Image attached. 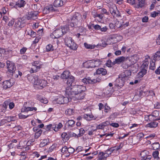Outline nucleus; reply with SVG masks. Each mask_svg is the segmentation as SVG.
I'll list each match as a JSON object with an SVG mask.
<instances>
[{
	"mask_svg": "<svg viewBox=\"0 0 160 160\" xmlns=\"http://www.w3.org/2000/svg\"><path fill=\"white\" fill-rule=\"evenodd\" d=\"M86 90L85 86L82 85H75L72 86L70 89H67L66 93L68 96L72 99L75 95L81 92H84Z\"/></svg>",
	"mask_w": 160,
	"mask_h": 160,
	"instance_id": "1",
	"label": "nucleus"
},
{
	"mask_svg": "<svg viewBox=\"0 0 160 160\" xmlns=\"http://www.w3.org/2000/svg\"><path fill=\"white\" fill-rule=\"evenodd\" d=\"M69 30V27L65 26L61 28L56 29L51 35L52 38H58L68 32Z\"/></svg>",
	"mask_w": 160,
	"mask_h": 160,
	"instance_id": "2",
	"label": "nucleus"
},
{
	"mask_svg": "<svg viewBox=\"0 0 160 160\" xmlns=\"http://www.w3.org/2000/svg\"><path fill=\"white\" fill-rule=\"evenodd\" d=\"M108 6L109 8V11L114 17H121V14L115 4H109Z\"/></svg>",
	"mask_w": 160,
	"mask_h": 160,
	"instance_id": "3",
	"label": "nucleus"
},
{
	"mask_svg": "<svg viewBox=\"0 0 160 160\" xmlns=\"http://www.w3.org/2000/svg\"><path fill=\"white\" fill-rule=\"evenodd\" d=\"M64 42L66 45L70 49L75 50L77 48V44L74 42L73 40L71 37H66Z\"/></svg>",
	"mask_w": 160,
	"mask_h": 160,
	"instance_id": "4",
	"label": "nucleus"
},
{
	"mask_svg": "<svg viewBox=\"0 0 160 160\" xmlns=\"http://www.w3.org/2000/svg\"><path fill=\"white\" fill-rule=\"evenodd\" d=\"M26 22V17H25L18 18L15 21L14 27L17 28L23 27L25 25Z\"/></svg>",
	"mask_w": 160,
	"mask_h": 160,
	"instance_id": "5",
	"label": "nucleus"
},
{
	"mask_svg": "<svg viewBox=\"0 0 160 160\" xmlns=\"http://www.w3.org/2000/svg\"><path fill=\"white\" fill-rule=\"evenodd\" d=\"M81 15L78 13H76L73 16L71 20V24L68 25V26H71L72 27L77 26L78 24V21L80 19Z\"/></svg>",
	"mask_w": 160,
	"mask_h": 160,
	"instance_id": "6",
	"label": "nucleus"
},
{
	"mask_svg": "<svg viewBox=\"0 0 160 160\" xmlns=\"http://www.w3.org/2000/svg\"><path fill=\"white\" fill-rule=\"evenodd\" d=\"M71 98L70 97H64L63 96L60 95L55 99V101L59 104L67 103L71 100Z\"/></svg>",
	"mask_w": 160,
	"mask_h": 160,
	"instance_id": "7",
	"label": "nucleus"
},
{
	"mask_svg": "<svg viewBox=\"0 0 160 160\" xmlns=\"http://www.w3.org/2000/svg\"><path fill=\"white\" fill-rule=\"evenodd\" d=\"M34 84L39 86L38 88L40 89L43 88L46 85L47 82L45 80H41L38 78V76H36L34 77Z\"/></svg>",
	"mask_w": 160,
	"mask_h": 160,
	"instance_id": "8",
	"label": "nucleus"
},
{
	"mask_svg": "<svg viewBox=\"0 0 160 160\" xmlns=\"http://www.w3.org/2000/svg\"><path fill=\"white\" fill-rule=\"evenodd\" d=\"M7 66L8 72L11 74L12 76L16 72V67L15 64L12 62L9 61L7 62Z\"/></svg>",
	"mask_w": 160,
	"mask_h": 160,
	"instance_id": "9",
	"label": "nucleus"
},
{
	"mask_svg": "<svg viewBox=\"0 0 160 160\" xmlns=\"http://www.w3.org/2000/svg\"><path fill=\"white\" fill-rule=\"evenodd\" d=\"M82 82L86 84H93L96 83L97 82H99L100 79L97 78V79H91L90 77H88L87 78H85L82 79Z\"/></svg>",
	"mask_w": 160,
	"mask_h": 160,
	"instance_id": "10",
	"label": "nucleus"
},
{
	"mask_svg": "<svg viewBox=\"0 0 160 160\" xmlns=\"http://www.w3.org/2000/svg\"><path fill=\"white\" fill-rule=\"evenodd\" d=\"M129 60H128L125 57H120L118 58L115 59V61L113 62L114 64H119L121 62H123L124 61H126L127 63L128 62Z\"/></svg>",
	"mask_w": 160,
	"mask_h": 160,
	"instance_id": "11",
	"label": "nucleus"
},
{
	"mask_svg": "<svg viewBox=\"0 0 160 160\" xmlns=\"http://www.w3.org/2000/svg\"><path fill=\"white\" fill-rule=\"evenodd\" d=\"M38 12L37 11L31 12H29L27 15V19L29 20L31 19H35L37 18Z\"/></svg>",
	"mask_w": 160,
	"mask_h": 160,
	"instance_id": "12",
	"label": "nucleus"
},
{
	"mask_svg": "<svg viewBox=\"0 0 160 160\" xmlns=\"http://www.w3.org/2000/svg\"><path fill=\"white\" fill-rule=\"evenodd\" d=\"M129 60V61H128V62L127 63L126 62L124 61L125 63H123L122 64V67L123 68L125 69H127L129 67H130V66H131L134 63L136 62H134L133 61H132V58H131V62L130 63V60Z\"/></svg>",
	"mask_w": 160,
	"mask_h": 160,
	"instance_id": "13",
	"label": "nucleus"
},
{
	"mask_svg": "<svg viewBox=\"0 0 160 160\" xmlns=\"http://www.w3.org/2000/svg\"><path fill=\"white\" fill-rule=\"evenodd\" d=\"M107 73V71L106 69L103 68H98L96 70V74H102V75H105Z\"/></svg>",
	"mask_w": 160,
	"mask_h": 160,
	"instance_id": "14",
	"label": "nucleus"
},
{
	"mask_svg": "<svg viewBox=\"0 0 160 160\" xmlns=\"http://www.w3.org/2000/svg\"><path fill=\"white\" fill-rule=\"evenodd\" d=\"M109 124H110V122L108 121H106L100 123L97 126V128L98 129H103L105 127L108 125Z\"/></svg>",
	"mask_w": 160,
	"mask_h": 160,
	"instance_id": "15",
	"label": "nucleus"
},
{
	"mask_svg": "<svg viewBox=\"0 0 160 160\" xmlns=\"http://www.w3.org/2000/svg\"><path fill=\"white\" fill-rule=\"evenodd\" d=\"M2 85L3 88L5 89L10 88L12 85V84L9 80L4 81L3 82Z\"/></svg>",
	"mask_w": 160,
	"mask_h": 160,
	"instance_id": "16",
	"label": "nucleus"
},
{
	"mask_svg": "<svg viewBox=\"0 0 160 160\" xmlns=\"http://www.w3.org/2000/svg\"><path fill=\"white\" fill-rule=\"evenodd\" d=\"M84 118L88 121L91 120L92 119H94L96 120V118H94V116L91 113L90 114H85L83 116Z\"/></svg>",
	"mask_w": 160,
	"mask_h": 160,
	"instance_id": "17",
	"label": "nucleus"
},
{
	"mask_svg": "<svg viewBox=\"0 0 160 160\" xmlns=\"http://www.w3.org/2000/svg\"><path fill=\"white\" fill-rule=\"evenodd\" d=\"M126 79V75L124 74H122L120 75L119 77V79L122 82L121 84H119L120 86H122L123 85Z\"/></svg>",
	"mask_w": 160,
	"mask_h": 160,
	"instance_id": "18",
	"label": "nucleus"
},
{
	"mask_svg": "<svg viewBox=\"0 0 160 160\" xmlns=\"http://www.w3.org/2000/svg\"><path fill=\"white\" fill-rule=\"evenodd\" d=\"M37 110L36 108L31 107H24L22 110V112H28L29 111H32L34 110L35 111Z\"/></svg>",
	"mask_w": 160,
	"mask_h": 160,
	"instance_id": "19",
	"label": "nucleus"
},
{
	"mask_svg": "<svg viewBox=\"0 0 160 160\" xmlns=\"http://www.w3.org/2000/svg\"><path fill=\"white\" fill-rule=\"evenodd\" d=\"M70 72L69 71H65L61 74V77L62 79H67L70 76Z\"/></svg>",
	"mask_w": 160,
	"mask_h": 160,
	"instance_id": "20",
	"label": "nucleus"
},
{
	"mask_svg": "<svg viewBox=\"0 0 160 160\" xmlns=\"http://www.w3.org/2000/svg\"><path fill=\"white\" fill-rule=\"evenodd\" d=\"M65 2L63 1H54L53 5L56 7H59L62 6Z\"/></svg>",
	"mask_w": 160,
	"mask_h": 160,
	"instance_id": "21",
	"label": "nucleus"
},
{
	"mask_svg": "<svg viewBox=\"0 0 160 160\" xmlns=\"http://www.w3.org/2000/svg\"><path fill=\"white\" fill-rule=\"evenodd\" d=\"M85 95L86 94L84 92H81L78 93L75 96V98H77L78 99L81 100L84 98Z\"/></svg>",
	"mask_w": 160,
	"mask_h": 160,
	"instance_id": "22",
	"label": "nucleus"
},
{
	"mask_svg": "<svg viewBox=\"0 0 160 160\" xmlns=\"http://www.w3.org/2000/svg\"><path fill=\"white\" fill-rule=\"evenodd\" d=\"M62 127V124L60 122L58 124L53 125L52 127V129L54 130L55 132H57L59 129H60Z\"/></svg>",
	"mask_w": 160,
	"mask_h": 160,
	"instance_id": "23",
	"label": "nucleus"
},
{
	"mask_svg": "<svg viewBox=\"0 0 160 160\" xmlns=\"http://www.w3.org/2000/svg\"><path fill=\"white\" fill-rule=\"evenodd\" d=\"M26 3L25 1H18L14 6H17L18 7L21 8V7H23L25 4Z\"/></svg>",
	"mask_w": 160,
	"mask_h": 160,
	"instance_id": "24",
	"label": "nucleus"
},
{
	"mask_svg": "<svg viewBox=\"0 0 160 160\" xmlns=\"http://www.w3.org/2000/svg\"><path fill=\"white\" fill-rule=\"evenodd\" d=\"M137 1L138 2H137L136 5L134 6L135 7L139 8L144 6L145 3L144 1Z\"/></svg>",
	"mask_w": 160,
	"mask_h": 160,
	"instance_id": "25",
	"label": "nucleus"
},
{
	"mask_svg": "<svg viewBox=\"0 0 160 160\" xmlns=\"http://www.w3.org/2000/svg\"><path fill=\"white\" fill-rule=\"evenodd\" d=\"M67 79V84L68 86H71L72 83L74 81V77L72 76H70Z\"/></svg>",
	"mask_w": 160,
	"mask_h": 160,
	"instance_id": "26",
	"label": "nucleus"
},
{
	"mask_svg": "<svg viewBox=\"0 0 160 160\" xmlns=\"http://www.w3.org/2000/svg\"><path fill=\"white\" fill-rule=\"evenodd\" d=\"M158 125V123L155 121L149 123L148 124V127L151 128H156Z\"/></svg>",
	"mask_w": 160,
	"mask_h": 160,
	"instance_id": "27",
	"label": "nucleus"
},
{
	"mask_svg": "<svg viewBox=\"0 0 160 160\" xmlns=\"http://www.w3.org/2000/svg\"><path fill=\"white\" fill-rule=\"evenodd\" d=\"M149 154V152L147 150H144L141 152L140 155L142 158V159H144L146 156Z\"/></svg>",
	"mask_w": 160,
	"mask_h": 160,
	"instance_id": "28",
	"label": "nucleus"
},
{
	"mask_svg": "<svg viewBox=\"0 0 160 160\" xmlns=\"http://www.w3.org/2000/svg\"><path fill=\"white\" fill-rule=\"evenodd\" d=\"M152 148L154 150H157L160 148V146L158 142L154 143L152 144Z\"/></svg>",
	"mask_w": 160,
	"mask_h": 160,
	"instance_id": "29",
	"label": "nucleus"
},
{
	"mask_svg": "<svg viewBox=\"0 0 160 160\" xmlns=\"http://www.w3.org/2000/svg\"><path fill=\"white\" fill-rule=\"evenodd\" d=\"M84 47L87 49H92L94 48L96 46L94 45L88 44L86 42L84 43Z\"/></svg>",
	"mask_w": 160,
	"mask_h": 160,
	"instance_id": "30",
	"label": "nucleus"
},
{
	"mask_svg": "<svg viewBox=\"0 0 160 160\" xmlns=\"http://www.w3.org/2000/svg\"><path fill=\"white\" fill-rule=\"evenodd\" d=\"M54 49V48L52 44H49L46 46V51L47 52L52 51Z\"/></svg>",
	"mask_w": 160,
	"mask_h": 160,
	"instance_id": "31",
	"label": "nucleus"
},
{
	"mask_svg": "<svg viewBox=\"0 0 160 160\" xmlns=\"http://www.w3.org/2000/svg\"><path fill=\"white\" fill-rule=\"evenodd\" d=\"M160 59V52L157 51L154 55L153 57V60L156 61Z\"/></svg>",
	"mask_w": 160,
	"mask_h": 160,
	"instance_id": "32",
	"label": "nucleus"
},
{
	"mask_svg": "<svg viewBox=\"0 0 160 160\" xmlns=\"http://www.w3.org/2000/svg\"><path fill=\"white\" fill-rule=\"evenodd\" d=\"M49 11V12L55 11V10L52 4L49 5L45 7Z\"/></svg>",
	"mask_w": 160,
	"mask_h": 160,
	"instance_id": "33",
	"label": "nucleus"
},
{
	"mask_svg": "<svg viewBox=\"0 0 160 160\" xmlns=\"http://www.w3.org/2000/svg\"><path fill=\"white\" fill-rule=\"evenodd\" d=\"M88 68H95V65L93 60H91L88 62Z\"/></svg>",
	"mask_w": 160,
	"mask_h": 160,
	"instance_id": "34",
	"label": "nucleus"
},
{
	"mask_svg": "<svg viewBox=\"0 0 160 160\" xmlns=\"http://www.w3.org/2000/svg\"><path fill=\"white\" fill-rule=\"evenodd\" d=\"M42 131L41 129L39 130L37 132H36L34 135V138H38L39 137L41 134Z\"/></svg>",
	"mask_w": 160,
	"mask_h": 160,
	"instance_id": "35",
	"label": "nucleus"
},
{
	"mask_svg": "<svg viewBox=\"0 0 160 160\" xmlns=\"http://www.w3.org/2000/svg\"><path fill=\"white\" fill-rule=\"evenodd\" d=\"M28 34L32 37H35L36 35V33L31 29H30L28 31Z\"/></svg>",
	"mask_w": 160,
	"mask_h": 160,
	"instance_id": "36",
	"label": "nucleus"
},
{
	"mask_svg": "<svg viewBox=\"0 0 160 160\" xmlns=\"http://www.w3.org/2000/svg\"><path fill=\"white\" fill-rule=\"evenodd\" d=\"M73 109L71 108L67 109L65 112L66 114L70 116L73 113Z\"/></svg>",
	"mask_w": 160,
	"mask_h": 160,
	"instance_id": "37",
	"label": "nucleus"
},
{
	"mask_svg": "<svg viewBox=\"0 0 160 160\" xmlns=\"http://www.w3.org/2000/svg\"><path fill=\"white\" fill-rule=\"evenodd\" d=\"M61 136L62 138L65 139L67 140L69 138V135L66 132H63L62 133Z\"/></svg>",
	"mask_w": 160,
	"mask_h": 160,
	"instance_id": "38",
	"label": "nucleus"
},
{
	"mask_svg": "<svg viewBox=\"0 0 160 160\" xmlns=\"http://www.w3.org/2000/svg\"><path fill=\"white\" fill-rule=\"evenodd\" d=\"M93 60L95 67L99 66L101 64V62L99 59H93Z\"/></svg>",
	"mask_w": 160,
	"mask_h": 160,
	"instance_id": "39",
	"label": "nucleus"
},
{
	"mask_svg": "<svg viewBox=\"0 0 160 160\" xmlns=\"http://www.w3.org/2000/svg\"><path fill=\"white\" fill-rule=\"evenodd\" d=\"M15 118L14 117H6L5 120L7 121L8 122H10L12 121H14L15 120Z\"/></svg>",
	"mask_w": 160,
	"mask_h": 160,
	"instance_id": "40",
	"label": "nucleus"
},
{
	"mask_svg": "<svg viewBox=\"0 0 160 160\" xmlns=\"http://www.w3.org/2000/svg\"><path fill=\"white\" fill-rule=\"evenodd\" d=\"M149 68L153 70H154L155 68V63L153 61H151L150 62Z\"/></svg>",
	"mask_w": 160,
	"mask_h": 160,
	"instance_id": "41",
	"label": "nucleus"
},
{
	"mask_svg": "<svg viewBox=\"0 0 160 160\" xmlns=\"http://www.w3.org/2000/svg\"><path fill=\"white\" fill-rule=\"evenodd\" d=\"M115 64L113 63V62H111V60H108L106 63V65L108 67H111Z\"/></svg>",
	"mask_w": 160,
	"mask_h": 160,
	"instance_id": "42",
	"label": "nucleus"
},
{
	"mask_svg": "<svg viewBox=\"0 0 160 160\" xmlns=\"http://www.w3.org/2000/svg\"><path fill=\"white\" fill-rule=\"evenodd\" d=\"M160 14V11H158L157 12H153L151 13V16L152 17L155 18L156 16L158 15V14Z\"/></svg>",
	"mask_w": 160,
	"mask_h": 160,
	"instance_id": "43",
	"label": "nucleus"
},
{
	"mask_svg": "<svg viewBox=\"0 0 160 160\" xmlns=\"http://www.w3.org/2000/svg\"><path fill=\"white\" fill-rule=\"evenodd\" d=\"M149 62L148 61H145L142 64V67L143 68H147Z\"/></svg>",
	"mask_w": 160,
	"mask_h": 160,
	"instance_id": "44",
	"label": "nucleus"
},
{
	"mask_svg": "<svg viewBox=\"0 0 160 160\" xmlns=\"http://www.w3.org/2000/svg\"><path fill=\"white\" fill-rule=\"evenodd\" d=\"M79 133L78 135V136L79 137H81L82 136L85 132L84 130V129L82 128H80L79 130Z\"/></svg>",
	"mask_w": 160,
	"mask_h": 160,
	"instance_id": "45",
	"label": "nucleus"
},
{
	"mask_svg": "<svg viewBox=\"0 0 160 160\" xmlns=\"http://www.w3.org/2000/svg\"><path fill=\"white\" fill-rule=\"evenodd\" d=\"M40 101L41 102L45 104L48 103V100L47 99V98L44 97H42L41 98H40Z\"/></svg>",
	"mask_w": 160,
	"mask_h": 160,
	"instance_id": "46",
	"label": "nucleus"
},
{
	"mask_svg": "<svg viewBox=\"0 0 160 160\" xmlns=\"http://www.w3.org/2000/svg\"><path fill=\"white\" fill-rule=\"evenodd\" d=\"M75 122L73 120H69L68 121V124L69 126L73 127L74 125Z\"/></svg>",
	"mask_w": 160,
	"mask_h": 160,
	"instance_id": "47",
	"label": "nucleus"
},
{
	"mask_svg": "<svg viewBox=\"0 0 160 160\" xmlns=\"http://www.w3.org/2000/svg\"><path fill=\"white\" fill-rule=\"evenodd\" d=\"M159 152L158 151H155L154 152L152 153V156L154 158V159L158 157Z\"/></svg>",
	"mask_w": 160,
	"mask_h": 160,
	"instance_id": "48",
	"label": "nucleus"
},
{
	"mask_svg": "<svg viewBox=\"0 0 160 160\" xmlns=\"http://www.w3.org/2000/svg\"><path fill=\"white\" fill-rule=\"evenodd\" d=\"M30 116H31V115H28L27 116H26L25 115H22V114H21V113H20L19 115V118H20V119H25Z\"/></svg>",
	"mask_w": 160,
	"mask_h": 160,
	"instance_id": "49",
	"label": "nucleus"
},
{
	"mask_svg": "<svg viewBox=\"0 0 160 160\" xmlns=\"http://www.w3.org/2000/svg\"><path fill=\"white\" fill-rule=\"evenodd\" d=\"M159 114V112L157 110H155L152 112V115L153 117H157Z\"/></svg>",
	"mask_w": 160,
	"mask_h": 160,
	"instance_id": "50",
	"label": "nucleus"
},
{
	"mask_svg": "<svg viewBox=\"0 0 160 160\" xmlns=\"http://www.w3.org/2000/svg\"><path fill=\"white\" fill-rule=\"evenodd\" d=\"M48 142L46 140H44L40 143V146L41 147H43L47 145Z\"/></svg>",
	"mask_w": 160,
	"mask_h": 160,
	"instance_id": "51",
	"label": "nucleus"
},
{
	"mask_svg": "<svg viewBox=\"0 0 160 160\" xmlns=\"http://www.w3.org/2000/svg\"><path fill=\"white\" fill-rule=\"evenodd\" d=\"M108 29V28L106 26H105L102 27L101 26V28L100 30L101 32H105L107 31Z\"/></svg>",
	"mask_w": 160,
	"mask_h": 160,
	"instance_id": "52",
	"label": "nucleus"
},
{
	"mask_svg": "<svg viewBox=\"0 0 160 160\" xmlns=\"http://www.w3.org/2000/svg\"><path fill=\"white\" fill-rule=\"evenodd\" d=\"M74 151H75V150L72 148L70 147V148H68V152L69 153H72L74 152Z\"/></svg>",
	"mask_w": 160,
	"mask_h": 160,
	"instance_id": "53",
	"label": "nucleus"
},
{
	"mask_svg": "<svg viewBox=\"0 0 160 160\" xmlns=\"http://www.w3.org/2000/svg\"><path fill=\"white\" fill-rule=\"evenodd\" d=\"M104 153L103 152H100L99 153L98 157L100 159H104Z\"/></svg>",
	"mask_w": 160,
	"mask_h": 160,
	"instance_id": "54",
	"label": "nucleus"
},
{
	"mask_svg": "<svg viewBox=\"0 0 160 160\" xmlns=\"http://www.w3.org/2000/svg\"><path fill=\"white\" fill-rule=\"evenodd\" d=\"M127 2L131 4L132 5H134V6L136 5L137 3V1H127Z\"/></svg>",
	"mask_w": 160,
	"mask_h": 160,
	"instance_id": "55",
	"label": "nucleus"
},
{
	"mask_svg": "<svg viewBox=\"0 0 160 160\" xmlns=\"http://www.w3.org/2000/svg\"><path fill=\"white\" fill-rule=\"evenodd\" d=\"M101 12L103 14H105L107 15H108L109 14V12L107 11V10L105 8H102L101 10Z\"/></svg>",
	"mask_w": 160,
	"mask_h": 160,
	"instance_id": "56",
	"label": "nucleus"
},
{
	"mask_svg": "<svg viewBox=\"0 0 160 160\" xmlns=\"http://www.w3.org/2000/svg\"><path fill=\"white\" fill-rule=\"evenodd\" d=\"M32 65L33 66H41V64L40 63V62L38 61H35L34 62H33L32 63Z\"/></svg>",
	"mask_w": 160,
	"mask_h": 160,
	"instance_id": "57",
	"label": "nucleus"
},
{
	"mask_svg": "<svg viewBox=\"0 0 160 160\" xmlns=\"http://www.w3.org/2000/svg\"><path fill=\"white\" fill-rule=\"evenodd\" d=\"M68 148L66 146H65L62 148L61 152L62 153H64L66 151H68Z\"/></svg>",
	"mask_w": 160,
	"mask_h": 160,
	"instance_id": "58",
	"label": "nucleus"
},
{
	"mask_svg": "<svg viewBox=\"0 0 160 160\" xmlns=\"http://www.w3.org/2000/svg\"><path fill=\"white\" fill-rule=\"evenodd\" d=\"M53 126V125L52 124H50L48 125H47L46 128V130L47 131L50 130L51 129H52Z\"/></svg>",
	"mask_w": 160,
	"mask_h": 160,
	"instance_id": "59",
	"label": "nucleus"
},
{
	"mask_svg": "<svg viewBox=\"0 0 160 160\" xmlns=\"http://www.w3.org/2000/svg\"><path fill=\"white\" fill-rule=\"evenodd\" d=\"M33 67H32L33 69H34V71L35 72H37V70L40 69L41 68V66H33Z\"/></svg>",
	"mask_w": 160,
	"mask_h": 160,
	"instance_id": "60",
	"label": "nucleus"
},
{
	"mask_svg": "<svg viewBox=\"0 0 160 160\" xmlns=\"http://www.w3.org/2000/svg\"><path fill=\"white\" fill-rule=\"evenodd\" d=\"M148 17L145 16L142 18V21L143 22H147L148 21Z\"/></svg>",
	"mask_w": 160,
	"mask_h": 160,
	"instance_id": "61",
	"label": "nucleus"
},
{
	"mask_svg": "<svg viewBox=\"0 0 160 160\" xmlns=\"http://www.w3.org/2000/svg\"><path fill=\"white\" fill-rule=\"evenodd\" d=\"M27 49V48H22V49H21L20 50V53L21 54H24L25 53V52H26Z\"/></svg>",
	"mask_w": 160,
	"mask_h": 160,
	"instance_id": "62",
	"label": "nucleus"
},
{
	"mask_svg": "<svg viewBox=\"0 0 160 160\" xmlns=\"http://www.w3.org/2000/svg\"><path fill=\"white\" fill-rule=\"evenodd\" d=\"M110 107H108L107 105V104H106V105H105V109H104V111H105V112H107L110 110Z\"/></svg>",
	"mask_w": 160,
	"mask_h": 160,
	"instance_id": "63",
	"label": "nucleus"
},
{
	"mask_svg": "<svg viewBox=\"0 0 160 160\" xmlns=\"http://www.w3.org/2000/svg\"><path fill=\"white\" fill-rule=\"evenodd\" d=\"M152 158V156L151 155H148L144 159H141V160H150Z\"/></svg>",
	"mask_w": 160,
	"mask_h": 160,
	"instance_id": "64",
	"label": "nucleus"
}]
</instances>
